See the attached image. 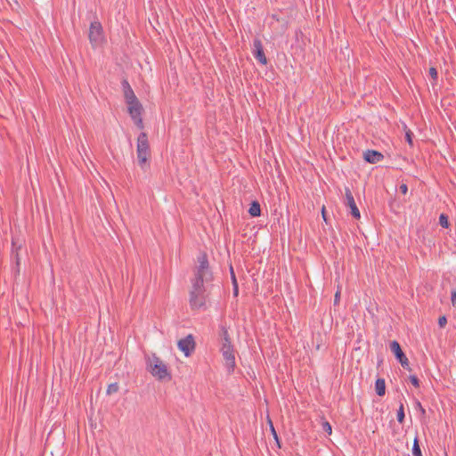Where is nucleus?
Masks as SVG:
<instances>
[{"label": "nucleus", "mask_w": 456, "mask_h": 456, "mask_svg": "<svg viewBox=\"0 0 456 456\" xmlns=\"http://www.w3.org/2000/svg\"><path fill=\"white\" fill-rule=\"evenodd\" d=\"M446 323H447V319H446V317L444 315L439 317V319H438V325H439V327L443 328V327L445 326Z\"/></svg>", "instance_id": "nucleus-23"}, {"label": "nucleus", "mask_w": 456, "mask_h": 456, "mask_svg": "<svg viewBox=\"0 0 456 456\" xmlns=\"http://www.w3.org/2000/svg\"><path fill=\"white\" fill-rule=\"evenodd\" d=\"M136 153L139 165L143 169L151 154L148 136L144 132L141 133L137 138Z\"/></svg>", "instance_id": "nucleus-3"}, {"label": "nucleus", "mask_w": 456, "mask_h": 456, "mask_svg": "<svg viewBox=\"0 0 456 456\" xmlns=\"http://www.w3.org/2000/svg\"><path fill=\"white\" fill-rule=\"evenodd\" d=\"M119 389V386L118 383H111L108 386V388H107V395H112L114 393H117Z\"/></svg>", "instance_id": "nucleus-19"}, {"label": "nucleus", "mask_w": 456, "mask_h": 456, "mask_svg": "<svg viewBox=\"0 0 456 456\" xmlns=\"http://www.w3.org/2000/svg\"><path fill=\"white\" fill-rule=\"evenodd\" d=\"M230 273L232 285L238 283L232 266H230Z\"/></svg>", "instance_id": "nucleus-24"}, {"label": "nucleus", "mask_w": 456, "mask_h": 456, "mask_svg": "<svg viewBox=\"0 0 456 456\" xmlns=\"http://www.w3.org/2000/svg\"><path fill=\"white\" fill-rule=\"evenodd\" d=\"M271 428H272V434H273L274 438H275L276 440H278L277 434H276V432H275L274 428H273V425H271Z\"/></svg>", "instance_id": "nucleus-31"}, {"label": "nucleus", "mask_w": 456, "mask_h": 456, "mask_svg": "<svg viewBox=\"0 0 456 456\" xmlns=\"http://www.w3.org/2000/svg\"><path fill=\"white\" fill-rule=\"evenodd\" d=\"M390 349L394 353L395 358L399 361L403 369L411 370L408 358L403 352L400 344L394 340L390 343Z\"/></svg>", "instance_id": "nucleus-6"}, {"label": "nucleus", "mask_w": 456, "mask_h": 456, "mask_svg": "<svg viewBox=\"0 0 456 456\" xmlns=\"http://www.w3.org/2000/svg\"><path fill=\"white\" fill-rule=\"evenodd\" d=\"M400 191L403 193V194H406L407 191H408V187L406 184L403 183L400 185Z\"/></svg>", "instance_id": "nucleus-28"}, {"label": "nucleus", "mask_w": 456, "mask_h": 456, "mask_svg": "<svg viewBox=\"0 0 456 456\" xmlns=\"http://www.w3.org/2000/svg\"><path fill=\"white\" fill-rule=\"evenodd\" d=\"M127 104V109H128V112L131 116V118L134 119V121L135 122V124L139 126V127H142V104L140 103V102L138 101V99L133 101L132 103H126Z\"/></svg>", "instance_id": "nucleus-5"}, {"label": "nucleus", "mask_w": 456, "mask_h": 456, "mask_svg": "<svg viewBox=\"0 0 456 456\" xmlns=\"http://www.w3.org/2000/svg\"><path fill=\"white\" fill-rule=\"evenodd\" d=\"M121 86H122V89L124 92V97L126 100V103H132L133 101L137 99L130 84L128 83V81L126 79L122 80Z\"/></svg>", "instance_id": "nucleus-12"}, {"label": "nucleus", "mask_w": 456, "mask_h": 456, "mask_svg": "<svg viewBox=\"0 0 456 456\" xmlns=\"http://www.w3.org/2000/svg\"><path fill=\"white\" fill-rule=\"evenodd\" d=\"M147 370L159 380L171 379L167 366L155 354L147 359Z\"/></svg>", "instance_id": "nucleus-2"}, {"label": "nucleus", "mask_w": 456, "mask_h": 456, "mask_svg": "<svg viewBox=\"0 0 456 456\" xmlns=\"http://www.w3.org/2000/svg\"><path fill=\"white\" fill-rule=\"evenodd\" d=\"M375 390L379 396L386 394V383L384 379H378L375 382Z\"/></svg>", "instance_id": "nucleus-15"}, {"label": "nucleus", "mask_w": 456, "mask_h": 456, "mask_svg": "<svg viewBox=\"0 0 456 456\" xmlns=\"http://www.w3.org/2000/svg\"><path fill=\"white\" fill-rule=\"evenodd\" d=\"M102 27L99 21H93L89 28V40L92 44H98L102 38Z\"/></svg>", "instance_id": "nucleus-10"}, {"label": "nucleus", "mask_w": 456, "mask_h": 456, "mask_svg": "<svg viewBox=\"0 0 456 456\" xmlns=\"http://www.w3.org/2000/svg\"><path fill=\"white\" fill-rule=\"evenodd\" d=\"M220 352L223 355V358L225 362V367L228 372H232L235 368V350L232 345H222L220 348Z\"/></svg>", "instance_id": "nucleus-4"}, {"label": "nucleus", "mask_w": 456, "mask_h": 456, "mask_svg": "<svg viewBox=\"0 0 456 456\" xmlns=\"http://www.w3.org/2000/svg\"><path fill=\"white\" fill-rule=\"evenodd\" d=\"M232 294H233V296L235 297H238V295H239V285H238V283H235L234 285H232Z\"/></svg>", "instance_id": "nucleus-27"}, {"label": "nucleus", "mask_w": 456, "mask_h": 456, "mask_svg": "<svg viewBox=\"0 0 456 456\" xmlns=\"http://www.w3.org/2000/svg\"><path fill=\"white\" fill-rule=\"evenodd\" d=\"M339 299H340V292L339 291H337L336 294H335V297H334V304H338L339 302Z\"/></svg>", "instance_id": "nucleus-29"}, {"label": "nucleus", "mask_w": 456, "mask_h": 456, "mask_svg": "<svg viewBox=\"0 0 456 456\" xmlns=\"http://www.w3.org/2000/svg\"><path fill=\"white\" fill-rule=\"evenodd\" d=\"M197 265L193 269L189 290V305L192 311L206 310L210 295L213 273L210 269L208 256L200 253L197 257Z\"/></svg>", "instance_id": "nucleus-1"}, {"label": "nucleus", "mask_w": 456, "mask_h": 456, "mask_svg": "<svg viewBox=\"0 0 456 456\" xmlns=\"http://www.w3.org/2000/svg\"><path fill=\"white\" fill-rule=\"evenodd\" d=\"M416 407L419 409L422 414H425V409L422 407L421 403L419 401L416 403Z\"/></svg>", "instance_id": "nucleus-30"}, {"label": "nucleus", "mask_w": 456, "mask_h": 456, "mask_svg": "<svg viewBox=\"0 0 456 456\" xmlns=\"http://www.w3.org/2000/svg\"><path fill=\"white\" fill-rule=\"evenodd\" d=\"M248 214L253 217L260 216L261 215V207L258 201L254 200L251 202Z\"/></svg>", "instance_id": "nucleus-14"}, {"label": "nucleus", "mask_w": 456, "mask_h": 456, "mask_svg": "<svg viewBox=\"0 0 456 456\" xmlns=\"http://www.w3.org/2000/svg\"><path fill=\"white\" fill-rule=\"evenodd\" d=\"M219 338H220V344L222 345H232V340L228 332V328L226 325L221 324L220 325V331H219Z\"/></svg>", "instance_id": "nucleus-13"}, {"label": "nucleus", "mask_w": 456, "mask_h": 456, "mask_svg": "<svg viewBox=\"0 0 456 456\" xmlns=\"http://www.w3.org/2000/svg\"><path fill=\"white\" fill-rule=\"evenodd\" d=\"M451 300H452V305L454 307H456V289H453L452 291Z\"/></svg>", "instance_id": "nucleus-25"}, {"label": "nucleus", "mask_w": 456, "mask_h": 456, "mask_svg": "<svg viewBox=\"0 0 456 456\" xmlns=\"http://www.w3.org/2000/svg\"><path fill=\"white\" fill-rule=\"evenodd\" d=\"M412 454H413V456H422L421 450L419 445V441L417 438H415L414 444L412 446Z\"/></svg>", "instance_id": "nucleus-17"}, {"label": "nucleus", "mask_w": 456, "mask_h": 456, "mask_svg": "<svg viewBox=\"0 0 456 456\" xmlns=\"http://www.w3.org/2000/svg\"><path fill=\"white\" fill-rule=\"evenodd\" d=\"M412 137H413V134L411 131H407L406 134H405V140L406 142L411 145L412 146L413 142H412Z\"/></svg>", "instance_id": "nucleus-21"}, {"label": "nucleus", "mask_w": 456, "mask_h": 456, "mask_svg": "<svg viewBox=\"0 0 456 456\" xmlns=\"http://www.w3.org/2000/svg\"><path fill=\"white\" fill-rule=\"evenodd\" d=\"M323 429H324V431H325V432H327L328 434H331V430H332V429H331V426H330V424L329 422H325V423L323 424Z\"/></svg>", "instance_id": "nucleus-26"}, {"label": "nucleus", "mask_w": 456, "mask_h": 456, "mask_svg": "<svg viewBox=\"0 0 456 456\" xmlns=\"http://www.w3.org/2000/svg\"><path fill=\"white\" fill-rule=\"evenodd\" d=\"M322 213L323 219L326 221L325 208L324 207L322 208Z\"/></svg>", "instance_id": "nucleus-32"}, {"label": "nucleus", "mask_w": 456, "mask_h": 456, "mask_svg": "<svg viewBox=\"0 0 456 456\" xmlns=\"http://www.w3.org/2000/svg\"><path fill=\"white\" fill-rule=\"evenodd\" d=\"M428 73L430 75V77L434 79V80H436L437 79V70L436 68L434 67H431L428 70Z\"/></svg>", "instance_id": "nucleus-22"}, {"label": "nucleus", "mask_w": 456, "mask_h": 456, "mask_svg": "<svg viewBox=\"0 0 456 456\" xmlns=\"http://www.w3.org/2000/svg\"><path fill=\"white\" fill-rule=\"evenodd\" d=\"M178 348L184 354L185 356H189L195 349V341L191 334H189L184 338H182L177 343Z\"/></svg>", "instance_id": "nucleus-7"}, {"label": "nucleus", "mask_w": 456, "mask_h": 456, "mask_svg": "<svg viewBox=\"0 0 456 456\" xmlns=\"http://www.w3.org/2000/svg\"><path fill=\"white\" fill-rule=\"evenodd\" d=\"M397 421L402 424L404 421V407L403 403H400L399 409L397 410Z\"/></svg>", "instance_id": "nucleus-16"}, {"label": "nucleus", "mask_w": 456, "mask_h": 456, "mask_svg": "<svg viewBox=\"0 0 456 456\" xmlns=\"http://www.w3.org/2000/svg\"><path fill=\"white\" fill-rule=\"evenodd\" d=\"M252 54L259 63L263 65L267 64V59L264 52L263 44L258 37H256L253 41Z\"/></svg>", "instance_id": "nucleus-8"}, {"label": "nucleus", "mask_w": 456, "mask_h": 456, "mask_svg": "<svg viewBox=\"0 0 456 456\" xmlns=\"http://www.w3.org/2000/svg\"><path fill=\"white\" fill-rule=\"evenodd\" d=\"M439 224L444 228L449 227L448 216L445 214H441L439 216Z\"/></svg>", "instance_id": "nucleus-18"}, {"label": "nucleus", "mask_w": 456, "mask_h": 456, "mask_svg": "<svg viewBox=\"0 0 456 456\" xmlns=\"http://www.w3.org/2000/svg\"><path fill=\"white\" fill-rule=\"evenodd\" d=\"M345 205L350 208L351 215L355 218L359 219L361 217L360 211L356 206L354 196L349 188H346L345 190Z\"/></svg>", "instance_id": "nucleus-9"}, {"label": "nucleus", "mask_w": 456, "mask_h": 456, "mask_svg": "<svg viewBox=\"0 0 456 456\" xmlns=\"http://www.w3.org/2000/svg\"><path fill=\"white\" fill-rule=\"evenodd\" d=\"M384 159L381 152L374 150H367L363 152V159L370 164H376L380 162Z\"/></svg>", "instance_id": "nucleus-11"}, {"label": "nucleus", "mask_w": 456, "mask_h": 456, "mask_svg": "<svg viewBox=\"0 0 456 456\" xmlns=\"http://www.w3.org/2000/svg\"><path fill=\"white\" fill-rule=\"evenodd\" d=\"M409 379L410 381L411 382V384L415 387H419V379H418L417 376L415 375H411L409 377Z\"/></svg>", "instance_id": "nucleus-20"}]
</instances>
